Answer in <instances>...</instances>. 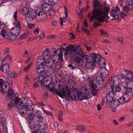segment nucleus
Returning a JSON list of instances; mask_svg holds the SVG:
<instances>
[{
    "label": "nucleus",
    "instance_id": "1",
    "mask_svg": "<svg viewBox=\"0 0 133 133\" xmlns=\"http://www.w3.org/2000/svg\"><path fill=\"white\" fill-rule=\"evenodd\" d=\"M108 9L106 7L99 9L94 8L92 13V16L90 15L91 12H90L88 17L90 21H93L94 18L97 19L99 23H103L109 18V17L108 16Z\"/></svg>",
    "mask_w": 133,
    "mask_h": 133
},
{
    "label": "nucleus",
    "instance_id": "2",
    "mask_svg": "<svg viewBox=\"0 0 133 133\" xmlns=\"http://www.w3.org/2000/svg\"><path fill=\"white\" fill-rule=\"evenodd\" d=\"M28 102V99L25 97L17 99L15 101L14 104L16 107L18 109L21 114H26L28 113V110L32 111L34 110V105L32 104H30L27 107Z\"/></svg>",
    "mask_w": 133,
    "mask_h": 133
},
{
    "label": "nucleus",
    "instance_id": "3",
    "mask_svg": "<svg viewBox=\"0 0 133 133\" xmlns=\"http://www.w3.org/2000/svg\"><path fill=\"white\" fill-rule=\"evenodd\" d=\"M122 82L117 76H115L112 78L111 77L107 83V85L110 86L111 91L113 92L114 90L116 92H119L121 90V88L120 85L121 84Z\"/></svg>",
    "mask_w": 133,
    "mask_h": 133
},
{
    "label": "nucleus",
    "instance_id": "4",
    "mask_svg": "<svg viewBox=\"0 0 133 133\" xmlns=\"http://www.w3.org/2000/svg\"><path fill=\"white\" fill-rule=\"evenodd\" d=\"M61 51H63V54L65 56L69 53L70 51H71L70 54L72 56H75L77 54L80 55V53L82 51L79 46H77L74 48V46L71 45L66 46V49L64 48Z\"/></svg>",
    "mask_w": 133,
    "mask_h": 133
},
{
    "label": "nucleus",
    "instance_id": "5",
    "mask_svg": "<svg viewBox=\"0 0 133 133\" xmlns=\"http://www.w3.org/2000/svg\"><path fill=\"white\" fill-rule=\"evenodd\" d=\"M92 57V62L89 61L86 62L85 64V67L88 69H90L95 65L96 63L97 64L103 63L102 61H101L102 59H103V58L101 57V56L100 55H97L95 53H92L91 55Z\"/></svg>",
    "mask_w": 133,
    "mask_h": 133
},
{
    "label": "nucleus",
    "instance_id": "6",
    "mask_svg": "<svg viewBox=\"0 0 133 133\" xmlns=\"http://www.w3.org/2000/svg\"><path fill=\"white\" fill-rule=\"evenodd\" d=\"M55 93L62 98L64 97L66 98L67 97L74 99H76V96L74 93H72L68 88H66V92L65 90L63 91L62 92L57 90Z\"/></svg>",
    "mask_w": 133,
    "mask_h": 133
},
{
    "label": "nucleus",
    "instance_id": "7",
    "mask_svg": "<svg viewBox=\"0 0 133 133\" xmlns=\"http://www.w3.org/2000/svg\"><path fill=\"white\" fill-rule=\"evenodd\" d=\"M89 94V91L86 87H83L82 88L81 91L77 92L78 98L80 100L88 99V95Z\"/></svg>",
    "mask_w": 133,
    "mask_h": 133
},
{
    "label": "nucleus",
    "instance_id": "8",
    "mask_svg": "<svg viewBox=\"0 0 133 133\" xmlns=\"http://www.w3.org/2000/svg\"><path fill=\"white\" fill-rule=\"evenodd\" d=\"M102 62L103 63H99V66L101 67L100 69V72L101 75L102 76V77L105 78L108 76L109 72L108 70L105 68L106 65L105 62L104 61Z\"/></svg>",
    "mask_w": 133,
    "mask_h": 133
},
{
    "label": "nucleus",
    "instance_id": "9",
    "mask_svg": "<svg viewBox=\"0 0 133 133\" xmlns=\"http://www.w3.org/2000/svg\"><path fill=\"white\" fill-rule=\"evenodd\" d=\"M104 94L106 95V98L108 103L111 102L113 100V93L109 89H105L104 91Z\"/></svg>",
    "mask_w": 133,
    "mask_h": 133
},
{
    "label": "nucleus",
    "instance_id": "10",
    "mask_svg": "<svg viewBox=\"0 0 133 133\" xmlns=\"http://www.w3.org/2000/svg\"><path fill=\"white\" fill-rule=\"evenodd\" d=\"M64 47L61 48L59 49H57L56 50L55 48H52L51 49V53L53 56H55L56 55H58L60 58H62L63 56V54L64 52L63 51H62Z\"/></svg>",
    "mask_w": 133,
    "mask_h": 133
},
{
    "label": "nucleus",
    "instance_id": "11",
    "mask_svg": "<svg viewBox=\"0 0 133 133\" xmlns=\"http://www.w3.org/2000/svg\"><path fill=\"white\" fill-rule=\"evenodd\" d=\"M42 10H41L38 12L36 15L37 16L41 17L42 18H46V15L45 12H49V9L48 7L44 5H43L42 7Z\"/></svg>",
    "mask_w": 133,
    "mask_h": 133
},
{
    "label": "nucleus",
    "instance_id": "12",
    "mask_svg": "<svg viewBox=\"0 0 133 133\" xmlns=\"http://www.w3.org/2000/svg\"><path fill=\"white\" fill-rule=\"evenodd\" d=\"M96 82L95 83V87L99 89L103 86V82L104 80L103 79L102 77L98 76L96 78Z\"/></svg>",
    "mask_w": 133,
    "mask_h": 133
},
{
    "label": "nucleus",
    "instance_id": "13",
    "mask_svg": "<svg viewBox=\"0 0 133 133\" xmlns=\"http://www.w3.org/2000/svg\"><path fill=\"white\" fill-rule=\"evenodd\" d=\"M8 96L12 101L15 100V101L17 99H21L18 97L16 96V94L14 93L13 90L12 88H10L8 90Z\"/></svg>",
    "mask_w": 133,
    "mask_h": 133
},
{
    "label": "nucleus",
    "instance_id": "14",
    "mask_svg": "<svg viewBox=\"0 0 133 133\" xmlns=\"http://www.w3.org/2000/svg\"><path fill=\"white\" fill-rule=\"evenodd\" d=\"M120 11L119 8L117 6L114 8L111 11L110 13V15L113 17L115 19H117L119 18V15H117V12Z\"/></svg>",
    "mask_w": 133,
    "mask_h": 133
},
{
    "label": "nucleus",
    "instance_id": "15",
    "mask_svg": "<svg viewBox=\"0 0 133 133\" xmlns=\"http://www.w3.org/2000/svg\"><path fill=\"white\" fill-rule=\"evenodd\" d=\"M47 76L45 75H41L39 76L38 79L39 82L42 85H44L45 87L46 85H45V84L49 81L47 78Z\"/></svg>",
    "mask_w": 133,
    "mask_h": 133
},
{
    "label": "nucleus",
    "instance_id": "16",
    "mask_svg": "<svg viewBox=\"0 0 133 133\" xmlns=\"http://www.w3.org/2000/svg\"><path fill=\"white\" fill-rule=\"evenodd\" d=\"M54 62V60L51 59L50 57H48L47 59H46L45 64L48 68H52Z\"/></svg>",
    "mask_w": 133,
    "mask_h": 133
},
{
    "label": "nucleus",
    "instance_id": "17",
    "mask_svg": "<svg viewBox=\"0 0 133 133\" xmlns=\"http://www.w3.org/2000/svg\"><path fill=\"white\" fill-rule=\"evenodd\" d=\"M0 69L4 73H6L10 70V67L9 64L5 63L3 65H2L0 67Z\"/></svg>",
    "mask_w": 133,
    "mask_h": 133
},
{
    "label": "nucleus",
    "instance_id": "18",
    "mask_svg": "<svg viewBox=\"0 0 133 133\" xmlns=\"http://www.w3.org/2000/svg\"><path fill=\"white\" fill-rule=\"evenodd\" d=\"M124 79L126 83L123 82L122 84H126V85L130 87H131L133 85V83L132 82L133 78L125 76Z\"/></svg>",
    "mask_w": 133,
    "mask_h": 133
},
{
    "label": "nucleus",
    "instance_id": "19",
    "mask_svg": "<svg viewBox=\"0 0 133 133\" xmlns=\"http://www.w3.org/2000/svg\"><path fill=\"white\" fill-rule=\"evenodd\" d=\"M17 27H14L11 30V32H12L13 35L16 37V38H17L18 36L19 35V34L20 32V30L21 29L19 28H17Z\"/></svg>",
    "mask_w": 133,
    "mask_h": 133
},
{
    "label": "nucleus",
    "instance_id": "20",
    "mask_svg": "<svg viewBox=\"0 0 133 133\" xmlns=\"http://www.w3.org/2000/svg\"><path fill=\"white\" fill-rule=\"evenodd\" d=\"M46 59L42 56H39L37 60V63L40 65H44L45 63Z\"/></svg>",
    "mask_w": 133,
    "mask_h": 133
},
{
    "label": "nucleus",
    "instance_id": "21",
    "mask_svg": "<svg viewBox=\"0 0 133 133\" xmlns=\"http://www.w3.org/2000/svg\"><path fill=\"white\" fill-rule=\"evenodd\" d=\"M38 65L36 68V71L37 73L41 74L44 71L43 70L45 67L44 65H40L39 64H38Z\"/></svg>",
    "mask_w": 133,
    "mask_h": 133
},
{
    "label": "nucleus",
    "instance_id": "22",
    "mask_svg": "<svg viewBox=\"0 0 133 133\" xmlns=\"http://www.w3.org/2000/svg\"><path fill=\"white\" fill-rule=\"evenodd\" d=\"M6 38L8 40L13 41L18 39L13 35L12 32H10L6 34Z\"/></svg>",
    "mask_w": 133,
    "mask_h": 133
},
{
    "label": "nucleus",
    "instance_id": "23",
    "mask_svg": "<svg viewBox=\"0 0 133 133\" xmlns=\"http://www.w3.org/2000/svg\"><path fill=\"white\" fill-rule=\"evenodd\" d=\"M29 127L30 129H32L33 128H35V129L37 128V127H38L39 128H41V125L39 124H34L32 122H30L29 123Z\"/></svg>",
    "mask_w": 133,
    "mask_h": 133
},
{
    "label": "nucleus",
    "instance_id": "24",
    "mask_svg": "<svg viewBox=\"0 0 133 133\" xmlns=\"http://www.w3.org/2000/svg\"><path fill=\"white\" fill-rule=\"evenodd\" d=\"M80 54H81L80 55H81V57L82 58L83 62V63L84 62H87V61L88 59V56L85 55L82 51L81 52V53H80Z\"/></svg>",
    "mask_w": 133,
    "mask_h": 133
},
{
    "label": "nucleus",
    "instance_id": "25",
    "mask_svg": "<svg viewBox=\"0 0 133 133\" xmlns=\"http://www.w3.org/2000/svg\"><path fill=\"white\" fill-rule=\"evenodd\" d=\"M110 105L112 107L116 108V107H118L119 105V103L118 102L117 100V101L115 100V99H113L111 102H110Z\"/></svg>",
    "mask_w": 133,
    "mask_h": 133
},
{
    "label": "nucleus",
    "instance_id": "26",
    "mask_svg": "<svg viewBox=\"0 0 133 133\" xmlns=\"http://www.w3.org/2000/svg\"><path fill=\"white\" fill-rule=\"evenodd\" d=\"M55 85L54 82H51L49 85H45V87L49 88V90L50 91H54V88Z\"/></svg>",
    "mask_w": 133,
    "mask_h": 133
},
{
    "label": "nucleus",
    "instance_id": "27",
    "mask_svg": "<svg viewBox=\"0 0 133 133\" xmlns=\"http://www.w3.org/2000/svg\"><path fill=\"white\" fill-rule=\"evenodd\" d=\"M25 18L27 19L28 18L32 19L34 18L35 16H34V14L33 12L31 11H29L28 13L25 15Z\"/></svg>",
    "mask_w": 133,
    "mask_h": 133
},
{
    "label": "nucleus",
    "instance_id": "28",
    "mask_svg": "<svg viewBox=\"0 0 133 133\" xmlns=\"http://www.w3.org/2000/svg\"><path fill=\"white\" fill-rule=\"evenodd\" d=\"M122 96L126 102H127L130 101V97L128 93H124L123 94Z\"/></svg>",
    "mask_w": 133,
    "mask_h": 133
},
{
    "label": "nucleus",
    "instance_id": "29",
    "mask_svg": "<svg viewBox=\"0 0 133 133\" xmlns=\"http://www.w3.org/2000/svg\"><path fill=\"white\" fill-rule=\"evenodd\" d=\"M123 88L125 89V92L124 93H128V92H131L132 91L131 87H130L128 85H126V84H122Z\"/></svg>",
    "mask_w": 133,
    "mask_h": 133
},
{
    "label": "nucleus",
    "instance_id": "30",
    "mask_svg": "<svg viewBox=\"0 0 133 133\" xmlns=\"http://www.w3.org/2000/svg\"><path fill=\"white\" fill-rule=\"evenodd\" d=\"M49 50L47 48L42 53V56L44 58L47 59L49 54Z\"/></svg>",
    "mask_w": 133,
    "mask_h": 133
},
{
    "label": "nucleus",
    "instance_id": "31",
    "mask_svg": "<svg viewBox=\"0 0 133 133\" xmlns=\"http://www.w3.org/2000/svg\"><path fill=\"white\" fill-rule=\"evenodd\" d=\"M76 129L80 131H84L87 129L86 128L82 125H77L76 127Z\"/></svg>",
    "mask_w": 133,
    "mask_h": 133
},
{
    "label": "nucleus",
    "instance_id": "32",
    "mask_svg": "<svg viewBox=\"0 0 133 133\" xmlns=\"http://www.w3.org/2000/svg\"><path fill=\"white\" fill-rule=\"evenodd\" d=\"M82 60V58L81 55H78L76 56L74 58V61L77 64L79 63Z\"/></svg>",
    "mask_w": 133,
    "mask_h": 133
},
{
    "label": "nucleus",
    "instance_id": "33",
    "mask_svg": "<svg viewBox=\"0 0 133 133\" xmlns=\"http://www.w3.org/2000/svg\"><path fill=\"white\" fill-rule=\"evenodd\" d=\"M28 119L30 120H32L35 117L34 114L32 112L28 113L27 115Z\"/></svg>",
    "mask_w": 133,
    "mask_h": 133
},
{
    "label": "nucleus",
    "instance_id": "34",
    "mask_svg": "<svg viewBox=\"0 0 133 133\" xmlns=\"http://www.w3.org/2000/svg\"><path fill=\"white\" fill-rule=\"evenodd\" d=\"M126 72L127 73L125 76L129 77L130 78H133V72H132L126 70Z\"/></svg>",
    "mask_w": 133,
    "mask_h": 133
},
{
    "label": "nucleus",
    "instance_id": "35",
    "mask_svg": "<svg viewBox=\"0 0 133 133\" xmlns=\"http://www.w3.org/2000/svg\"><path fill=\"white\" fill-rule=\"evenodd\" d=\"M92 90H91V93L94 96L96 95L97 93V90L98 89L95 87H92L91 88Z\"/></svg>",
    "mask_w": 133,
    "mask_h": 133
},
{
    "label": "nucleus",
    "instance_id": "36",
    "mask_svg": "<svg viewBox=\"0 0 133 133\" xmlns=\"http://www.w3.org/2000/svg\"><path fill=\"white\" fill-rule=\"evenodd\" d=\"M61 77V74L59 73H56L55 75V79L57 82H60Z\"/></svg>",
    "mask_w": 133,
    "mask_h": 133
},
{
    "label": "nucleus",
    "instance_id": "37",
    "mask_svg": "<svg viewBox=\"0 0 133 133\" xmlns=\"http://www.w3.org/2000/svg\"><path fill=\"white\" fill-rule=\"evenodd\" d=\"M29 11V10L28 9L25 7L23 8L22 11V15L24 16H25V15H26Z\"/></svg>",
    "mask_w": 133,
    "mask_h": 133
},
{
    "label": "nucleus",
    "instance_id": "38",
    "mask_svg": "<svg viewBox=\"0 0 133 133\" xmlns=\"http://www.w3.org/2000/svg\"><path fill=\"white\" fill-rule=\"evenodd\" d=\"M42 113L41 111H37L35 113V115L38 118H41L42 117Z\"/></svg>",
    "mask_w": 133,
    "mask_h": 133
},
{
    "label": "nucleus",
    "instance_id": "39",
    "mask_svg": "<svg viewBox=\"0 0 133 133\" xmlns=\"http://www.w3.org/2000/svg\"><path fill=\"white\" fill-rule=\"evenodd\" d=\"M119 103L121 104H124L125 102H126L123 98V97L122 96V97H120L117 100Z\"/></svg>",
    "mask_w": 133,
    "mask_h": 133
},
{
    "label": "nucleus",
    "instance_id": "40",
    "mask_svg": "<svg viewBox=\"0 0 133 133\" xmlns=\"http://www.w3.org/2000/svg\"><path fill=\"white\" fill-rule=\"evenodd\" d=\"M6 33V31L4 29H2L1 30L0 34L3 37H5Z\"/></svg>",
    "mask_w": 133,
    "mask_h": 133
},
{
    "label": "nucleus",
    "instance_id": "41",
    "mask_svg": "<svg viewBox=\"0 0 133 133\" xmlns=\"http://www.w3.org/2000/svg\"><path fill=\"white\" fill-rule=\"evenodd\" d=\"M100 32L101 35L105 36H108V34L107 32H106L103 30H101L100 31Z\"/></svg>",
    "mask_w": 133,
    "mask_h": 133
},
{
    "label": "nucleus",
    "instance_id": "42",
    "mask_svg": "<svg viewBox=\"0 0 133 133\" xmlns=\"http://www.w3.org/2000/svg\"><path fill=\"white\" fill-rule=\"evenodd\" d=\"M41 128H39L38 127H37L35 129L37 130L38 132L40 133H45V130L44 129H40Z\"/></svg>",
    "mask_w": 133,
    "mask_h": 133
},
{
    "label": "nucleus",
    "instance_id": "43",
    "mask_svg": "<svg viewBox=\"0 0 133 133\" xmlns=\"http://www.w3.org/2000/svg\"><path fill=\"white\" fill-rule=\"evenodd\" d=\"M130 10V8L129 6L126 5L124 6L123 8V10L125 12H128Z\"/></svg>",
    "mask_w": 133,
    "mask_h": 133
},
{
    "label": "nucleus",
    "instance_id": "44",
    "mask_svg": "<svg viewBox=\"0 0 133 133\" xmlns=\"http://www.w3.org/2000/svg\"><path fill=\"white\" fill-rule=\"evenodd\" d=\"M119 16L121 18H125L127 16V15L124 13L120 12L119 13Z\"/></svg>",
    "mask_w": 133,
    "mask_h": 133
},
{
    "label": "nucleus",
    "instance_id": "45",
    "mask_svg": "<svg viewBox=\"0 0 133 133\" xmlns=\"http://www.w3.org/2000/svg\"><path fill=\"white\" fill-rule=\"evenodd\" d=\"M14 104L13 102H10L8 104V108L9 109H11L13 107Z\"/></svg>",
    "mask_w": 133,
    "mask_h": 133
},
{
    "label": "nucleus",
    "instance_id": "46",
    "mask_svg": "<svg viewBox=\"0 0 133 133\" xmlns=\"http://www.w3.org/2000/svg\"><path fill=\"white\" fill-rule=\"evenodd\" d=\"M68 66L70 69H76V66L75 65L73 64H69Z\"/></svg>",
    "mask_w": 133,
    "mask_h": 133
},
{
    "label": "nucleus",
    "instance_id": "47",
    "mask_svg": "<svg viewBox=\"0 0 133 133\" xmlns=\"http://www.w3.org/2000/svg\"><path fill=\"white\" fill-rule=\"evenodd\" d=\"M58 89L59 90L61 91L62 92L63 91H64V88L63 87L62 85L61 84H59L58 87Z\"/></svg>",
    "mask_w": 133,
    "mask_h": 133
},
{
    "label": "nucleus",
    "instance_id": "48",
    "mask_svg": "<svg viewBox=\"0 0 133 133\" xmlns=\"http://www.w3.org/2000/svg\"><path fill=\"white\" fill-rule=\"evenodd\" d=\"M43 111L46 113L47 114L50 115V116H52L53 115V114L50 111L48 110H45L44 109H43Z\"/></svg>",
    "mask_w": 133,
    "mask_h": 133
},
{
    "label": "nucleus",
    "instance_id": "49",
    "mask_svg": "<svg viewBox=\"0 0 133 133\" xmlns=\"http://www.w3.org/2000/svg\"><path fill=\"white\" fill-rule=\"evenodd\" d=\"M17 21L16 25L14 27H17V28L21 29V28L19 22Z\"/></svg>",
    "mask_w": 133,
    "mask_h": 133
},
{
    "label": "nucleus",
    "instance_id": "50",
    "mask_svg": "<svg viewBox=\"0 0 133 133\" xmlns=\"http://www.w3.org/2000/svg\"><path fill=\"white\" fill-rule=\"evenodd\" d=\"M89 85L91 88L92 87H94L95 86V85L94 84V83L93 81L92 80H90L89 81Z\"/></svg>",
    "mask_w": 133,
    "mask_h": 133
},
{
    "label": "nucleus",
    "instance_id": "51",
    "mask_svg": "<svg viewBox=\"0 0 133 133\" xmlns=\"http://www.w3.org/2000/svg\"><path fill=\"white\" fill-rule=\"evenodd\" d=\"M55 69H58L60 68V63H57L55 65H54Z\"/></svg>",
    "mask_w": 133,
    "mask_h": 133
},
{
    "label": "nucleus",
    "instance_id": "52",
    "mask_svg": "<svg viewBox=\"0 0 133 133\" xmlns=\"http://www.w3.org/2000/svg\"><path fill=\"white\" fill-rule=\"evenodd\" d=\"M11 75L12 77L14 78H16L17 77V74L14 72L11 73Z\"/></svg>",
    "mask_w": 133,
    "mask_h": 133
},
{
    "label": "nucleus",
    "instance_id": "53",
    "mask_svg": "<svg viewBox=\"0 0 133 133\" xmlns=\"http://www.w3.org/2000/svg\"><path fill=\"white\" fill-rule=\"evenodd\" d=\"M51 23L52 25L54 26H56L57 25V22L55 20H52L51 22Z\"/></svg>",
    "mask_w": 133,
    "mask_h": 133
},
{
    "label": "nucleus",
    "instance_id": "54",
    "mask_svg": "<svg viewBox=\"0 0 133 133\" xmlns=\"http://www.w3.org/2000/svg\"><path fill=\"white\" fill-rule=\"evenodd\" d=\"M93 2L94 3V5L95 6L98 5L99 3V2L97 1V0H93Z\"/></svg>",
    "mask_w": 133,
    "mask_h": 133
},
{
    "label": "nucleus",
    "instance_id": "55",
    "mask_svg": "<svg viewBox=\"0 0 133 133\" xmlns=\"http://www.w3.org/2000/svg\"><path fill=\"white\" fill-rule=\"evenodd\" d=\"M83 11V10L82 9H79V10H77L76 12L77 14L78 15V14H82Z\"/></svg>",
    "mask_w": 133,
    "mask_h": 133
},
{
    "label": "nucleus",
    "instance_id": "56",
    "mask_svg": "<svg viewBox=\"0 0 133 133\" xmlns=\"http://www.w3.org/2000/svg\"><path fill=\"white\" fill-rule=\"evenodd\" d=\"M64 8L65 9V13L64 14L65 15V18H67V16H68V10L65 7V6H64Z\"/></svg>",
    "mask_w": 133,
    "mask_h": 133
},
{
    "label": "nucleus",
    "instance_id": "57",
    "mask_svg": "<svg viewBox=\"0 0 133 133\" xmlns=\"http://www.w3.org/2000/svg\"><path fill=\"white\" fill-rule=\"evenodd\" d=\"M127 3L129 5L131 6L133 3V0H128Z\"/></svg>",
    "mask_w": 133,
    "mask_h": 133
},
{
    "label": "nucleus",
    "instance_id": "58",
    "mask_svg": "<svg viewBox=\"0 0 133 133\" xmlns=\"http://www.w3.org/2000/svg\"><path fill=\"white\" fill-rule=\"evenodd\" d=\"M17 11H16L14 12V17L15 19V20L16 21H17Z\"/></svg>",
    "mask_w": 133,
    "mask_h": 133
},
{
    "label": "nucleus",
    "instance_id": "59",
    "mask_svg": "<svg viewBox=\"0 0 133 133\" xmlns=\"http://www.w3.org/2000/svg\"><path fill=\"white\" fill-rule=\"evenodd\" d=\"M27 35L25 34H24L23 35H21L20 36V38L22 39H24L26 38Z\"/></svg>",
    "mask_w": 133,
    "mask_h": 133
},
{
    "label": "nucleus",
    "instance_id": "60",
    "mask_svg": "<svg viewBox=\"0 0 133 133\" xmlns=\"http://www.w3.org/2000/svg\"><path fill=\"white\" fill-rule=\"evenodd\" d=\"M4 83L3 79L0 78V85L1 87L3 88V84Z\"/></svg>",
    "mask_w": 133,
    "mask_h": 133
},
{
    "label": "nucleus",
    "instance_id": "61",
    "mask_svg": "<svg viewBox=\"0 0 133 133\" xmlns=\"http://www.w3.org/2000/svg\"><path fill=\"white\" fill-rule=\"evenodd\" d=\"M39 29L37 28V29H35L34 31V32L35 34L37 35V34H39Z\"/></svg>",
    "mask_w": 133,
    "mask_h": 133
},
{
    "label": "nucleus",
    "instance_id": "62",
    "mask_svg": "<svg viewBox=\"0 0 133 133\" xmlns=\"http://www.w3.org/2000/svg\"><path fill=\"white\" fill-rule=\"evenodd\" d=\"M82 30L83 31L85 32L88 33H89V31L88 29H85L84 27H82Z\"/></svg>",
    "mask_w": 133,
    "mask_h": 133
},
{
    "label": "nucleus",
    "instance_id": "63",
    "mask_svg": "<svg viewBox=\"0 0 133 133\" xmlns=\"http://www.w3.org/2000/svg\"><path fill=\"white\" fill-rule=\"evenodd\" d=\"M45 36V34L43 32H42L40 35V38L42 39Z\"/></svg>",
    "mask_w": 133,
    "mask_h": 133
},
{
    "label": "nucleus",
    "instance_id": "64",
    "mask_svg": "<svg viewBox=\"0 0 133 133\" xmlns=\"http://www.w3.org/2000/svg\"><path fill=\"white\" fill-rule=\"evenodd\" d=\"M118 40L121 44L123 43L122 41L123 40V38L121 37H118Z\"/></svg>",
    "mask_w": 133,
    "mask_h": 133
}]
</instances>
